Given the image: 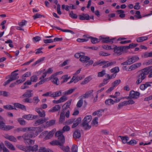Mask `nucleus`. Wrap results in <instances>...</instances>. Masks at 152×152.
<instances>
[{
    "mask_svg": "<svg viewBox=\"0 0 152 152\" xmlns=\"http://www.w3.org/2000/svg\"><path fill=\"white\" fill-rule=\"evenodd\" d=\"M151 67V66L148 67L139 71V73L136 77L137 80L136 83L137 85H138L141 83L142 81L146 78V75H147L149 72V70Z\"/></svg>",
    "mask_w": 152,
    "mask_h": 152,
    "instance_id": "1",
    "label": "nucleus"
},
{
    "mask_svg": "<svg viewBox=\"0 0 152 152\" xmlns=\"http://www.w3.org/2000/svg\"><path fill=\"white\" fill-rule=\"evenodd\" d=\"M55 135L58 137V140H54L50 142V144L53 145H63L65 142L64 136L62 135V132L61 131H58L55 133Z\"/></svg>",
    "mask_w": 152,
    "mask_h": 152,
    "instance_id": "2",
    "label": "nucleus"
},
{
    "mask_svg": "<svg viewBox=\"0 0 152 152\" xmlns=\"http://www.w3.org/2000/svg\"><path fill=\"white\" fill-rule=\"evenodd\" d=\"M92 117L91 115L86 116L84 118L81 126H83L85 130L90 129L91 126L89 125V123L91 120Z\"/></svg>",
    "mask_w": 152,
    "mask_h": 152,
    "instance_id": "3",
    "label": "nucleus"
},
{
    "mask_svg": "<svg viewBox=\"0 0 152 152\" xmlns=\"http://www.w3.org/2000/svg\"><path fill=\"white\" fill-rule=\"evenodd\" d=\"M13 104L15 106L14 107L11 105L8 104L4 106L3 107L5 109L9 110H16L15 107L22 110L26 109L25 106L21 104L18 103H14Z\"/></svg>",
    "mask_w": 152,
    "mask_h": 152,
    "instance_id": "4",
    "label": "nucleus"
},
{
    "mask_svg": "<svg viewBox=\"0 0 152 152\" xmlns=\"http://www.w3.org/2000/svg\"><path fill=\"white\" fill-rule=\"evenodd\" d=\"M90 58L88 56L82 55L80 58V61L83 63L86 64V66H89L94 63V61L92 60H90Z\"/></svg>",
    "mask_w": 152,
    "mask_h": 152,
    "instance_id": "5",
    "label": "nucleus"
},
{
    "mask_svg": "<svg viewBox=\"0 0 152 152\" xmlns=\"http://www.w3.org/2000/svg\"><path fill=\"white\" fill-rule=\"evenodd\" d=\"M113 49L114 52L118 56L121 55L123 51L126 50L125 46H117L115 45H113Z\"/></svg>",
    "mask_w": 152,
    "mask_h": 152,
    "instance_id": "6",
    "label": "nucleus"
},
{
    "mask_svg": "<svg viewBox=\"0 0 152 152\" xmlns=\"http://www.w3.org/2000/svg\"><path fill=\"white\" fill-rule=\"evenodd\" d=\"M116 64V61H101V62H99L97 63V64H100V66L104 65L102 67L103 68H106L109 66H112Z\"/></svg>",
    "mask_w": 152,
    "mask_h": 152,
    "instance_id": "7",
    "label": "nucleus"
},
{
    "mask_svg": "<svg viewBox=\"0 0 152 152\" xmlns=\"http://www.w3.org/2000/svg\"><path fill=\"white\" fill-rule=\"evenodd\" d=\"M18 75V74L17 73H14V72H12L10 75L8 76H9L10 79L4 82L3 86H5L10 83L11 82L18 79L19 77L17 76Z\"/></svg>",
    "mask_w": 152,
    "mask_h": 152,
    "instance_id": "8",
    "label": "nucleus"
},
{
    "mask_svg": "<svg viewBox=\"0 0 152 152\" xmlns=\"http://www.w3.org/2000/svg\"><path fill=\"white\" fill-rule=\"evenodd\" d=\"M71 104V102L69 101L65 103L64 105L63 106H65V107L63 108L61 110H64V112H66L65 115L66 118H69L70 115V111L69 109V106Z\"/></svg>",
    "mask_w": 152,
    "mask_h": 152,
    "instance_id": "9",
    "label": "nucleus"
},
{
    "mask_svg": "<svg viewBox=\"0 0 152 152\" xmlns=\"http://www.w3.org/2000/svg\"><path fill=\"white\" fill-rule=\"evenodd\" d=\"M14 128V126L5 125V123L3 121L0 120V129L4 131H8Z\"/></svg>",
    "mask_w": 152,
    "mask_h": 152,
    "instance_id": "10",
    "label": "nucleus"
},
{
    "mask_svg": "<svg viewBox=\"0 0 152 152\" xmlns=\"http://www.w3.org/2000/svg\"><path fill=\"white\" fill-rule=\"evenodd\" d=\"M36 128L33 127L19 128L15 129L14 131L15 132H26L27 131H32L35 130Z\"/></svg>",
    "mask_w": 152,
    "mask_h": 152,
    "instance_id": "11",
    "label": "nucleus"
},
{
    "mask_svg": "<svg viewBox=\"0 0 152 152\" xmlns=\"http://www.w3.org/2000/svg\"><path fill=\"white\" fill-rule=\"evenodd\" d=\"M140 94L139 92L132 90L130 91L129 96L131 98L137 99L139 97Z\"/></svg>",
    "mask_w": 152,
    "mask_h": 152,
    "instance_id": "12",
    "label": "nucleus"
},
{
    "mask_svg": "<svg viewBox=\"0 0 152 152\" xmlns=\"http://www.w3.org/2000/svg\"><path fill=\"white\" fill-rule=\"evenodd\" d=\"M34 133L33 132H26L23 135V139L25 141H27L30 139V138L34 136Z\"/></svg>",
    "mask_w": 152,
    "mask_h": 152,
    "instance_id": "13",
    "label": "nucleus"
},
{
    "mask_svg": "<svg viewBox=\"0 0 152 152\" xmlns=\"http://www.w3.org/2000/svg\"><path fill=\"white\" fill-rule=\"evenodd\" d=\"M121 99H116L115 100H113L111 99H107L105 101V103L106 104L108 105H111L114 104L115 103H118L120 101Z\"/></svg>",
    "mask_w": 152,
    "mask_h": 152,
    "instance_id": "14",
    "label": "nucleus"
},
{
    "mask_svg": "<svg viewBox=\"0 0 152 152\" xmlns=\"http://www.w3.org/2000/svg\"><path fill=\"white\" fill-rule=\"evenodd\" d=\"M61 72H56L55 74H53L49 77L50 79H53L52 82L54 84H56L57 85H58L59 84L58 82V78L55 77L57 75H58L59 73Z\"/></svg>",
    "mask_w": 152,
    "mask_h": 152,
    "instance_id": "15",
    "label": "nucleus"
},
{
    "mask_svg": "<svg viewBox=\"0 0 152 152\" xmlns=\"http://www.w3.org/2000/svg\"><path fill=\"white\" fill-rule=\"evenodd\" d=\"M115 38L112 39H110L109 37H107L105 38H101L102 42L103 43H108V42H110L111 44L113 43V40L115 39Z\"/></svg>",
    "mask_w": 152,
    "mask_h": 152,
    "instance_id": "16",
    "label": "nucleus"
},
{
    "mask_svg": "<svg viewBox=\"0 0 152 152\" xmlns=\"http://www.w3.org/2000/svg\"><path fill=\"white\" fill-rule=\"evenodd\" d=\"M37 117V115H33L31 114L25 115L22 116L23 118L28 120L36 119Z\"/></svg>",
    "mask_w": 152,
    "mask_h": 152,
    "instance_id": "17",
    "label": "nucleus"
},
{
    "mask_svg": "<svg viewBox=\"0 0 152 152\" xmlns=\"http://www.w3.org/2000/svg\"><path fill=\"white\" fill-rule=\"evenodd\" d=\"M35 110L38 113L39 116L41 117H45V112L44 110L40 109L38 108H36Z\"/></svg>",
    "mask_w": 152,
    "mask_h": 152,
    "instance_id": "18",
    "label": "nucleus"
},
{
    "mask_svg": "<svg viewBox=\"0 0 152 152\" xmlns=\"http://www.w3.org/2000/svg\"><path fill=\"white\" fill-rule=\"evenodd\" d=\"M33 91L31 90H28L26 91L22 95L23 97L30 98L33 95V94L32 93Z\"/></svg>",
    "mask_w": 152,
    "mask_h": 152,
    "instance_id": "19",
    "label": "nucleus"
},
{
    "mask_svg": "<svg viewBox=\"0 0 152 152\" xmlns=\"http://www.w3.org/2000/svg\"><path fill=\"white\" fill-rule=\"evenodd\" d=\"M79 19L82 20H88L89 19V16L87 14L83 13L79 15Z\"/></svg>",
    "mask_w": 152,
    "mask_h": 152,
    "instance_id": "20",
    "label": "nucleus"
},
{
    "mask_svg": "<svg viewBox=\"0 0 152 152\" xmlns=\"http://www.w3.org/2000/svg\"><path fill=\"white\" fill-rule=\"evenodd\" d=\"M66 112L64 110H61L60 114V118H59V122L60 123H62L65 121Z\"/></svg>",
    "mask_w": 152,
    "mask_h": 152,
    "instance_id": "21",
    "label": "nucleus"
},
{
    "mask_svg": "<svg viewBox=\"0 0 152 152\" xmlns=\"http://www.w3.org/2000/svg\"><path fill=\"white\" fill-rule=\"evenodd\" d=\"M4 137L5 138L11 141L16 142L17 141L16 138L13 136H10L7 134H6L4 135Z\"/></svg>",
    "mask_w": 152,
    "mask_h": 152,
    "instance_id": "22",
    "label": "nucleus"
},
{
    "mask_svg": "<svg viewBox=\"0 0 152 152\" xmlns=\"http://www.w3.org/2000/svg\"><path fill=\"white\" fill-rule=\"evenodd\" d=\"M61 107L59 105H56L55 106L53 107L50 110H49V112H55L58 111H59L61 109Z\"/></svg>",
    "mask_w": 152,
    "mask_h": 152,
    "instance_id": "23",
    "label": "nucleus"
},
{
    "mask_svg": "<svg viewBox=\"0 0 152 152\" xmlns=\"http://www.w3.org/2000/svg\"><path fill=\"white\" fill-rule=\"evenodd\" d=\"M54 133V131L53 130H52L49 133L47 131L46 136L44 138V139L45 140H46L51 138L53 137Z\"/></svg>",
    "mask_w": 152,
    "mask_h": 152,
    "instance_id": "24",
    "label": "nucleus"
},
{
    "mask_svg": "<svg viewBox=\"0 0 152 152\" xmlns=\"http://www.w3.org/2000/svg\"><path fill=\"white\" fill-rule=\"evenodd\" d=\"M119 137H120L122 142L123 144L127 143V144L128 141L129 140V137L127 136H119Z\"/></svg>",
    "mask_w": 152,
    "mask_h": 152,
    "instance_id": "25",
    "label": "nucleus"
},
{
    "mask_svg": "<svg viewBox=\"0 0 152 152\" xmlns=\"http://www.w3.org/2000/svg\"><path fill=\"white\" fill-rule=\"evenodd\" d=\"M5 144L7 147L9 149L14 151L15 150V148L13 145L10 142L8 141H5L4 142Z\"/></svg>",
    "mask_w": 152,
    "mask_h": 152,
    "instance_id": "26",
    "label": "nucleus"
},
{
    "mask_svg": "<svg viewBox=\"0 0 152 152\" xmlns=\"http://www.w3.org/2000/svg\"><path fill=\"white\" fill-rule=\"evenodd\" d=\"M70 77L68 76V75H65L61 77V80H62L61 81V83L66 82L70 78Z\"/></svg>",
    "mask_w": 152,
    "mask_h": 152,
    "instance_id": "27",
    "label": "nucleus"
},
{
    "mask_svg": "<svg viewBox=\"0 0 152 152\" xmlns=\"http://www.w3.org/2000/svg\"><path fill=\"white\" fill-rule=\"evenodd\" d=\"M81 120V119L80 117L78 118L74 122L72 126V128H74L77 126L80 123Z\"/></svg>",
    "mask_w": 152,
    "mask_h": 152,
    "instance_id": "28",
    "label": "nucleus"
},
{
    "mask_svg": "<svg viewBox=\"0 0 152 152\" xmlns=\"http://www.w3.org/2000/svg\"><path fill=\"white\" fill-rule=\"evenodd\" d=\"M81 137L80 132L78 130H76L73 133V137L74 138H79Z\"/></svg>",
    "mask_w": 152,
    "mask_h": 152,
    "instance_id": "29",
    "label": "nucleus"
},
{
    "mask_svg": "<svg viewBox=\"0 0 152 152\" xmlns=\"http://www.w3.org/2000/svg\"><path fill=\"white\" fill-rule=\"evenodd\" d=\"M60 148L64 151L65 152H70L69 150V147L67 146L66 147L64 146L63 145L60 146Z\"/></svg>",
    "mask_w": 152,
    "mask_h": 152,
    "instance_id": "30",
    "label": "nucleus"
},
{
    "mask_svg": "<svg viewBox=\"0 0 152 152\" xmlns=\"http://www.w3.org/2000/svg\"><path fill=\"white\" fill-rule=\"evenodd\" d=\"M46 121L45 119L40 118L37 120L35 123V125L37 126L44 123Z\"/></svg>",
    "mask_w": 152,
    "mask_h": 152,
    "instance_id": "31",
    "label": "nucleus"
},
{
    "mask_svg": "<svg viewBox=\"0 0 152 152\" xmlns=\"http://www.w3.org/2000/svg\"><path fill=\"white\" fill-rule=\"evenodd\" d=\"M141 65V64L140 63H138L132 65L131 66L132 71L139 67Z\"/></svg>",
    "mask_w": 152,
    "mask_h": 152,
    "instance_id": "32",
    "label": "nucleus"
},
{
    "mask_svg": "<svg viewBox=\"0 0 152 152\" xmlns=\"http://www.w3.org/2000/svg\"><path fill=\"white\" fill-rule=\"evenodd\" d=\"M38 152H53L52 150L49 149H47L44 147H41Z\"/></svg>",
    "mask_w": 152,
    "mask_h": 152,
    "instance_id": "33",
    "label": "nucleus"
},
{
    "mask_svg": "<svg viewBox=\"0 0 152 152\" xmlns=\"http://www.w3.org/2000/svg\"><path fill=\"white\" fill-rule=\"evenodd\" d=\"M147 39L148 37L146 36H144L138 38L137 39L136 41L137 42H140L147 40Z\"/></svg>",
    "mask_w": 152,
    "mask_h": 152,
    "instance_id": "34",
    "label": "nucleus"
},
{
    "mask_svg": "<svg viewBox=\"0 0 152 152\" xmlns=\"http://www.w3.org/2000/svg\"><path fill=\"white\" fill-rule=\"evenodd\" d=\"M0 96H3L4 97H7L10 96L9 92L5 91H0Z\"/></svg>",
    "mask_w": 152,
    "mask_h": 152,
    "instance_id": "35",
    "label": "nucleus"
},
{
    "mask_svg": "<svg viewBox=\"0 0 152 152\" xmlns=\"http://www.w3.org/2000/svg\"><path fill=\"white\" fill-rule=\"evenodd\" d=\"M110 71L111 72L114 73V74H115L119 71V68L117 66L111 69L110 70Z\"/></svg>",
    "mask_w": 152,
    "mask_h": 152,
    "instance_id": "36",
    "label": "nucleus"
},
{
    "mask_svg": "<svg viewBox=\"0 0 152 152\" xmlns=\"http://www.w3.org/2000/svg\"><path fill=\"white\" fill-rule=\"evenodd\" d=\"M91 42L93 44H95L100 42L99 39L95 37H91Z\"/></svg>",
    "mask_w": 152,
    "mask_h": 152,
    "instance_id": "37",
    "label": "nucleus"
},
{
    "mask_svg": "<svg viewBox=\"0 0 152 152\" xmlns=\"http://www.w3.org/2000/svg\"><path fill=\"white\" fill-rule=\"evenodd\" d=\"M61 91H59L53 93L52 95V97L55 98L56 97L60 96L61 95Z\"/></svg>",
    "mask_w": 152,
    "mask_h": 152,
    "instance_id": "38",
    "label": "nucleus"
},
{
    "mask_svg": "<svg viewBox=\"0 0 152 152\" xmlns=\"http://www.w3.org/2000/svg\"><path fill=\"white\" fill-rule=\"evenodd\" d=\"M93 92V90H91L89 91L88 92H87L85 94H83L82 96H81L83 97V98H87L91 94V93H92Z\"/></svg>",
    "mask_w": 152,
    "mask_h": 152,
    "instance_id": "39",
    "label": "nucleus"
},
{
    "mask_svg": "<svg viewBox=\"0 0 152 152\" xmlns=\"http://www.w3.org/2000/svg\"><path fill=\"white\" fill-rule=\"evenodd\" d=\"M138 45V44L132 43L130 44L128 46H125L126 50H128L131 48L136 47Z\"/></svg>",
    "mask_w": 152,
    "mask_h": 152,
    "instance_id": "40",
    "label": "nucleus"
},
{
    "mask_svg": "<svg viewBox=\"0 0 152 152\" xmlns=\"http://www.w3.org/2000/svg\"><path fill=\"white\" fill-rule=\"evenodd\" d=\"M75 90V89L71 88L69 90L66 91L64 92V94L65 95H69L72 94Z\"/></svg>",
    "mask_w": 152,
    "mask_h": 152,
    "instance_id": "41",
    "label": "nucleus"
},
{
    "mask_svg": "<svg viewBox=\"0 0 152 152\" xmlns=\"http://www.w3.org/2000/svg\"><path fill=\"white\" fill-rule=\"evenodd\" d=\"M18 121L22 125H25L26 124V121L22 118H19L18 119Z\"/></svg>",
    "mask_w": 152,
    "mask_h": 152,
    "instance_id": "42",
    "label": "nucleus"
},
{
    "mask_svg": "<svg viewBox=\"0 0 152 152\" xmlns=\"http://www.w3.org/2000/svg\"><path fill=\"white\" fill-rule=\"evenodd\" d=\"M30 80L31 82H36L38 80V77L36 75H33L30 77Z\"/></svg>",
    "mask_w": 152,
    "mask_h": 152,
    "instance_id": "43",
    "label": "nucleus"
},
{
    "mask_svg": "<svg viewBox=\"0 0 152 152\" xmlns=\"http://www.w3.org/2000/svg\"><path fill=\"white\" fill-rule=\"evenodd\" d=\"M91 78L90 77H86L83 81L82 82L81 84L82 85L86 84L88 83L91 80Z\"/></svg>",
    "mask_w": 152,
    "mask_h": 152,
    "instance_id": "44",
    "label": "nucleus"
},
{
    "mask_svg": "<svg viewBox=\"0 0 152 152\" xmlns=\"http://www.w3.org/2000/svg\"><path fill=\"white\" fill-rule=\"evenodd\" d=\"M70 129V128L69 126L66 125L63 127L62 130L60 131H61V132H62L63 134L64 132L69 131Z\"/></svg>",
    "mask_w": 152,
    "mask_h": 152,
    "instance_id": "45",
    "label": "nucleus"
},
{
    "mask_svg": "<svg viewBox=\"0 0 152 152\" xmlns=\"http://www.w3.org/2000/svg\"><path fill=\"white\" fill-rule=\"evenodd\" d=\"M27 22L26 20H23L21 21L18 23V24L20 26L23 27L26 25Z\"/></svg>",
    "mask_w": 152,
    "mask_h": 152,
    "instance_id": "46",
    "label": "nucleus"
},
{
    "mask_svg": "<svg viewBox=\"0 0 152 152\" xmlns=\"http://www.w3.org/2000/svg\"><path fill=\"white\" fill-rule=\"evenodd\" d=\"M30 151H36L37 150L38 148V146L37 145H35L33 146H30Z\"/></svg>",
    "mask_w": 152,
    "mask_h": 152,
    "instance_id": "47",
    "label": "nucleus"
},
{
    "mask_svg": "<svg viewBox=\"0 0 152 152\" xmlns=\"http://www.w3.org/2000/svg\"><path fill=\"white\" fill-rule=\"evenodd\" d=\"M55 122L56 121L55 120H52L47 121L46 124L48 126H50L54 125L55 124Z\"/></svg>",
    "mask_w": 152,
    "mask_h": 152,
    "instance_id": "48",
    "label": "nucleus"
},
{
    "mask_svg": "<svg viewBox=\"0 0 152 152\" xmlns=\"http://www.w3.org/2000/svg\"><path fill=\"white\" fill-rule=\"evenodd\" d=\"M69 16L71 18L74 19H76L77 17V15L76 14L74 13L72 11L70 12Z\"/></svg>",
    "mask_w": 152,
    "mask_h": 152,
    "instance_id": "49",
    "label": "nucleus"
},
{
    "mask_svg": "<svg viewBox=\"0 0 152 152\" xmlns=\"http://www.w3.org/2000/svg\"><path fill=\"white\" fill-rule=\"evenodd\" d=\"M102 47L103 48L106 50L113 49V45L111 46L107 45H103L102 46Z\"/></svg>",
    "mask_w": 152,
    "mask_h": 152,
    "instance_id": "50",
    "label": "nucleus"
},
{
    "mask_svg": "<svg viewBox=\"0 0 152 152\" xmlns=\"http://www.w3.org/2000/svg\"><path fill=\"white\" fill-rule=\"evenodd\" d=\"M33 103L35 104H37L39 101L38 96L34 97L33 98Z\"/></svg>",
    "mask_w": 152,
    "mask_h": 152,
    "instance_id": "51",
    "label": "nucleus"
},
{
    "mask_svg": "<svg viewBox=\"0 0 152 152\" xmlns=\"http://www.w3.org/2000/svg\"><path fill=\"white\" fill-rule=\"evenodd\" d=\"M30 146L23 147L21 149L25 152H30Z\"/></svg>",
    "mask_w": 152,
    "mask_h": 152,
    "instance_id": "52",
    "label": "nucleus"
},
{
    "mask_svg": "<svg viewBox=\"0 0 152 152\" xmlns=\"http://www.w3.org/2000/svg\"><path fill=\"white\" fill-rule=\"evenodd\" d=\"M126 103L125 102V101H124L123 102H121L119 103L118 105V109H120L123 106L126 105Z\"/></svg>",
    "mask_w": 152,
    "mask_h": 152,
    "instance_id": "53",
    "label": "nucleus"
},
{
    "mask_svg": "<svg viewBox=\"0 0 152 152\" xmlns=\"http://www.w3.org/2000/svg\"><path fill=\"white\" fill-rule=\"evenodd\" d=\"M136 15H134V17L138 19H140L142 18V16L140 15V11H136Z\"/></svg>",
    "mask_w": 152,
    "mask_h": 152,
    "instance_id": "54",
    "label": "nucleus"
},
{
    "mask_svg": "<svg viewBox=\"0 0 152 152\" xmlns=\"http://www.w3.org/2000/svg\"><path fill=\"white\" fill-rule=\"evenodd\" d=\"M137 142L134 140H132L128 142L127 144L131 145H134L136 144Z\"/></svg>",
    "mask_w": 152,
    "mask_h": 152,
    "instance_id": "55",
    "label": "nucleus"
},
{
    "mask_svg": "<svg viewBox=\"0 0 152 152\" xmlns=\"http://www.w3.org/2000/svg\"><path fill=\"white\" fill-rule=\"evenodd\" d=\"M72 152H77V145H73L71 149Z\"/></svg>",
    "mask_w": 152,
    "mask_h": 152,
    "instance_id": "56",
    "label": "nucleus"
},
{
    "mask_svg": "<svg viewBox=\"0 0 152 152\" xmlns=\"http://www.w3.org/2000/svg\"><path fill=\"white\" fill-rule=\"evenodd\" d=\"M121 80H115L112 83V84L114 87L118 85L121 83Z\"/></svg>",
    "mask_w": 152,
    "mask_h": 152,
    "instance_id": "57",
    "label": "nucleus"
},
{
    "mask_svg": "<svg viewBox=\"0 0 152 152\" xmlns=\"http://www.w3.org/2000/svg\"><path fill=\"white\" fill-rule=\"evenodd\" d=\"M105 74V71L103 70L102 71L98 73V76L99 77H103Z\"/></svg>",
    "mask_w": 152,
    "mask_h": 152,
    "instance_id": "58",
    "label": "nucleus"
},
{
    "mask_svg": "<svg viewBox=\"0 0 152 152\" xmlns=\"http://www.w3.org/2000/svg\"><path fill=\"white\" fill-rule=\"evenodd\" d=\"M83 104V100L82 99L80 100L77 104V106L78 107H80Z\"/></svg>",
    "mask_w": 152,
    "mask_h": 152,
    "instance_id": "59",
    "label": "nucleus"
},
{
    "mask_svg": "<svg viewBox=\"0 0 152 152\" xmlns=\"http://www.w3.org/2000/svg\"><path fill=\"white\" fill-rule=\"evenodd\" d=\"M5 43H10L9 45V46L11 48H13L14 47L13 45L12 44V41L11 40H8L5 42Z\"/></svg>",
    "mask_w": 152,
    "mask_h": 152,
    "instance_id": "60",
    "label": "nucleus"
},
{
    "mask_svg": "<svg viewBox=\"0 0 152 152\" xmlns=\"http://www.w3.org/2000/svg\"><path fill=\"white\" fill-rule=\"evenodd\" d=\"M44 16L43 15H42L38 13H37L36 15H34L33 16V18H34V20H35L37 18H40L42 17H44Z\"/></svg>",
    "mask_w": 152,
    "mask_h": 152,
    "instance_id": "61",
    "label": "nucleus"
},
{
    "mask_svg": "<svg viewBox=\"0 0 152 152\" xmlns=\"http://www.w3.org/2000/svg\"><path fill=\"white\" fill-rule=\"evenodd\" d=\"M88 39H87L78 38L77 39V41L79 42H87L88 41Z\"/></svg>",
    "mask_w": 152,
    "mask_h": 152,
    "instance_id": "62",
    "label": "nucleus"
},
{
    "mask_svg": "<svg viewBox=\"0 0 152 152\" xmlns=\"http://www.w3.org/2000/svg\"><path fill=\"white\" fill-rule=\"evenodd\" d=\"M52 94L51 91L47 92L46 93L43 94L42 95V96H50L52 97Z\"/></svg>",
    "mask_w": 152,
    "mask_h": 152,
    "instance_id": "63",
    "label": "nucleus"
},
{
    "mask_svg": "<svg viewBox=\"0 0 152 152\" xmlns=\"http://www.w3.org/2000/svg\"><path fill=\"white\" fill-rule=\"evenodd\" d=\"M133 63H134L139 59V57L137 56H134L131 57Z\"/></svg>",
    "mask_w": 152,
    "mask_h": 152,
    "instance_id": "64",
    "label": "nucleus"
}]
</instances>
